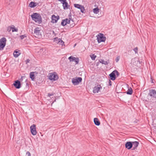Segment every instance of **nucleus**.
Returning <instances> with one entry per match:
<instances>
[{"mask_svg": "<svg viewBox=\"0 0 156 156\" xmlns=\"http://www.w3.org/2000/svg\"><path fill=\"white\" fill-rule=\"evenodd\" d=\"M32 20L36 23L40 24L42 22V18L39 14L37 13H34L31 15Z\"/></svg>", "mask_w": 156, "mask_h": 156, "instance_id": "1", "label": "nucleus"}, {"mask_svg": "<svg viewBox=\"0 0 156 156\" xmlns=\"http://www.w3.org/2000/svg\"><path fill=\"white\" fill-rule=\"evenodd\" d=\"M48 77L49 80L54 81H56L58 79V75L55 72L49 73Z\"/></svg>", "mask_w": 156, "mask_h": 156, "instance_id": "2", "label": "nucleus"}, {"mask_svg": "<svg viewBox=\"0 0 156 156\" xmlns=\"http://www.w3.org/2000/svg\"><path fill=\"white\" fill-rule=\"evenodd\" d=\"M97 41L98 43L101 42H105L106 39V37L102 33H99L97 36Z\"/></svg>", "mask_w": 156, "mask_h": 156, "instance_id": "3", "label": "nucleus"}, {"mask_svg": "<svg viewBox=\"0 0 156 156\" xmlns=\"http://www.w3.org/2000/svg\"><path fill=\"white\" fill-rule=\"evenodd\" d=\"M6 39L5 37H2L0 39V50L3 49L5 46Z\"/></svg>", "mask_w": 156, "mask_h": 156, "instance_id": "4", "label": "nucleus"}, {"mask_svg": "<svg viewBox=\"0 0 156 156\" xmlns=\"http://www.w3.org/2000/svg\"><path fill=\"white\" fill-rule=\"evenodd\" d=\"M115 74L117 76H118L119 75V72L116 70L113 71L109 75L111 80H114L115 79Z\"/></svg>", "mask_w": 156, "mask_h": 156, "instance_id": "5", "label": "nucleus"}, {"mask_svg": "<svg viewBox=\"0 0 156 156\" xmlns=\"http://www.w3.org/2000/svg\"><path fill=\"white\" fill-rule=\"evenodd\" d=\"M82 81V78L80 77H76V78H73L72 79V82L75 85H78Z\"/></svg>", "mask_w": 156, "mask_h": 156, "instance_id": "6", "label": "nucleus"}, {"mask_svg": "<svg viewBox=\"0 0 156 156\" xmlns=\"http://www.w3.org/2000/svg\"><path fill=\"white\" fill-rule=\"evenodd\" d=\"M148 95L152 98L156 99V90L153 89L150 90Z\"/></svg>", "mask_w": 156, "mask_h": 156, "instance_id": "7", "label": "nucleus"}, {"mask_svg": "<svg viewBox=\"0 0 156 156\" xmlns=\"http://www.w3.org/2000/svg\"><path fill=\"white\" fill-rule=\"evenodd\" d=\"M68 59L69 60L70 62H74L76 64H78L79 63V59L78 58L72 56H71L68 58Z\"/></svg>", "mask_w": 156, "mask_h": 156, "instance_id": "8", "label": "nucleus"}, {"mask_svg": "<svg viewBox=\"0 0 156 156\" xmlns=\"http://www.w3.org/2000/svg\"><path fill=\"white\" fill-rule=\"evenodd\" d=\"M30 131L31 134L33 135H35L37 133L36 129V125L33 124L30 127Z\"/></svg>", "mask_w": 156, "mask_h": 156, "instance_id": "9", "label": "nucleus"}, {"mask_svg": "<svg viewBox=\"0 0 156 156\" xmlns=\"http://www.w3.org/2000/svg\"><path fill=\"white\" fill-rule=\"evenodd\" d=\"M74 6L77 9H80V12L82 13H84V11H85V9L83 6L82 5H80L74 4Z\"/></svg>", "mask_w": 156, "mask_h": 156, "instance_id": "10", "label": "nucleus"}, {"mask_svg": "<svg viewBox=\"0 0 156 156\" xmlns=\"http://www.w3.org/2000/svg\"><path fill=\"white\" fill-rule=\"evenodd\" d=\"M102 89V87L100 84L98 85L97 86L95 87L93 89V92L94 93H98L100 90Z\"/></svg>", "mask_w": 156, "mask_h": 156, "instance_id": "11", "label": "nucleus"}, {"mask_svg": "<svg viewBox=\"0 0 156 156\" xmlns=\"http://www.w3.org/2000/svg\"><path fill=\"white\" fill-rule=\"evenodd\" d=\"M59 19V17L58 16H55V15H53L51 17V22L53 23H56Z\"/></svg>", "mask_w": 156, "mask_h": 156, "instance_id": "12", "label": "nucleus"}, {"mask_svg": "<svg viewBox=\"0 0 156 156\" xmlns=\"http://www.w3.org/2000/svg\"><path fill=\"white\" fill-rule=\"evenodd\" d=\"M13 85L16 89H19L21 87V83L18 80L15 81Z\"/></svg>", "mask_w": 156, "mask_h": 156, "instance_id": "13", "label": "nucleus"}, {"mask_svg": "<svg viewBox=\"0 0 156 156\" xmlns=\"http://www.w3.org/2000/svg\"><path fill=\"white\" fill-rule=\"evenodd\" d=\"M132 144V142H127L125 144V147L128 150L130 149L133 147Z\"/></svg>", "mask_w": 156, "mask_h": 156, "instance_id": "14", "label": "nucleus"}, {"mask_svg": "<svg viewBox=\"0 0 156 156\" xmlns=\"http://www.w3.org/2000/svg\"><path fill=\"white\" fill-rule=\"evenodd\" d=\"M132 144L133 145V148L132 149V150H135V149H136V148L139 145V143L138 141H135L134 142H132Z\"/></svg>", "mask_w": 156, "mask_h": 156, "instance_id": "15", "label": "nucleus"}, {"mask_svg": "<svg viewBox=\"0 0 156 156\" xmlns=\"http://www.w3.org/2000/svg\"><path fill=\"white\" fill-rule=\"evenodd\" d=\"M41 30L38 27L36 28L34 30V33L36 35H41Z\"/></svg>", "mask_w": 156, "mask_h": 156, "instance_id": "16", "label": "nucleus"}, {"mask_svg": "<svg viewBox=\"0 0 156 156\" xmlns=\"http://www.w3.org/2000/svg\"><path fill=\"white\" fill-rule=\"evenodd\" d=\"M20 51L16 50L14 51L13 53V56L15 58H17L18 57L20 54Z\"/></svg>", "mask_w": 156, "mask_h": 156, "instance_id": "17", "label": "nucleus"}, {"mask_svg": "<svg viewBox=\"0 0 156 156\" xmlns=\"http://www.w3.org/2000/svg\"><path fill=\"white\" fill-rule=\"evenodd\" d=\"M94 123L96 125L98 126L100 125V122L98 118H94Z\"/></svg>", "mask_w": 156, "mask_h": 156, "instance_id": "18", "label": "nucleus"}, {"mask_svg": "<svg viewBox=\"0 0 156 156\" xmlns=\"http://www.w3.org/2000/svg\"><path fill=\"white\" fill-rule=\"evenodd\" d=\"M38 4V3L33 2H31L30 3L29 6L31 8H34Z\"/></svg>", "mask_w": 156, "mask_h": 156, "instance_id": "19", "label": "nucleus"}, {"mask_svg": "<svg viewBox=\"0 0 156 156\" xmlns=\"http://www.w3.org/2000/svg\"><path fill=\"white\" fill-rule=\"evenodd\" d=\"M63 7V9H67L69 8L70 6L69 5L68 3L67 2L65 3L64 4L62 5Z\"/></svg>", "mask_w": 156, "mask_h": 156, "instance_id": "20", "label": "nucleus"}, {"mask_svg": "<svg viewBox=\"0 0 156 156\" xmlns=\"http://www.w3.org/2000/svg\"><path fill=\"white\" fill-rule=\"evenodd\" d=\"M126 93L128 95H131L133 93V90L131 87H129L128 90L126 91Z\"/></svg>", "mask_w": 156, "mask_h": 156, "instance_id": "21", "label": "nucleus"}, {"mask_svg": "<svg viewBox=\"0 0 156 156\" xmlns=\"http://www.w3.org/2000/svg\"><path fill=\"white\" fill-rule=\"evenodd\" d=\"M34 72H31L30 73V78L32 80H34L35 79Z\"/></svg>", "mask_w": 156, "mask_h": 156, "instance_id": "22", "label": "nucleus"}, {"mask_svg": "<svg viewBox=\"0 0 156 156\" xmlns=\"http://www.w3.org/2000/svg\"><path fill=\"white\" fill-rule=\"evenodd\" d=\"M100 63H101L102 64L104 65H108L109 63V60H108L107 61H105L103 59H101L100 61Z\"/></svg>", "mask_w": 156, "mask_h": 156, "instance_id": "23", "label": "nucleus"}, {"mask_svg": "<svg viewBox=\"0 0 156 156\" xmlns=\"http://www.w3.org/2000/svg\"><path fill=\"white\" fill-rule=\"evenodd\" d=\"M58 43H59V44L63 45L64 44V42L61 39L59 38L58 39V41L57 42Z\"/></svg>", "mask_w": 156, "mask_h": 156, "instance_id": "24", "label": "nucleus"}, {"mask_svg": "<svg viewBox=\"0 0 156 156\" xmlns=\"http://www.w3.org/2000/svg\"><path fill=\"white\" fill-rule=\"evenodd\" d=\"M93 12L95 14H98L99 12V9L98 8H94L93 9Z\"/></svg>", "mask_w": 156, "mask_h": 156, "instance_id": "25", "label": "nucleus"}, {"mask_svg": "<svg viewBox=\"0 0 156 156\" xmlns=\"http://www.w3.org/2000/svg\"><path fill=\"white\" fill-rule=\"evenodd\" d=\"M90 56L92 60H95V58L96 57V56L94 54H93Z\"/></svg>", "mask_w": 156, "mask_h": 156, "instance_id": "26", "label": "nucleus"}, {"mask_svg": "<svg viewBox=\"0 0 156 156\" xmlns=\"http://www.w3.org/2000/svg\"><path fill=\"white\" fill-rule=\"evenodd\" d=\"M64 20H65V23H66V25L67 24H69L70 23V20H68L67 18L66 19Z\"/></svg>", "mask_w": 156, "mask_h": 156, "instance_id": "27", "label": "nucleus"}, {"mask_svg": "<svg viewBox=\"0 0 156 156\" xmlns=\"http://www.w3.org/2000/svg\"><path fill=\"white\" fill-rule=\"evenodd\" d=\"M68 19L70 20V21H72V22H73V20L72 19L71 13H70V14L69 15V19Z\"/></svg>", "mask_w": 156, "mask_h": 156, "instance_id": "28", "label": "nucleus"}, {"mask_svg": "<svg viewBox=\"0 0 156 156\" xmlns=\"http://www.w3.org/2000/svg\"><path fill=\"white\" fill-rule=\"evenodd\" d=\"M61 25L63 26H65L66 25V23H65V20H62L61 22Z\"/></svg>", "mask_w": 156, "mask_h": 156, "instance_id": "29", "label": "nucleus"}, {"mask_svg": "<svg viewBox=\"0 0 156 156\" xmlns=\"http://www.w3.org/2000/svg\"><path fill=\"white\" fill-rule=\"evenodd\" d=\"M27 37V36L26 34H24V35H21V36H20V38L21 39V40H22L23 39H24L25 37Z\"/></svg>", "mask_w": 156, "mask_h": 156, "instance_id": "30", "label": "nucleus"}, {"mask_svg": "<svg viewBox=\"0 0 156 156\" xmlns=\"http://www.w3.org/2000/svg\"><path fill=\"white\" fill-rule=\"evenodd\" d=\"M133 50L134 51L135 54H136V53H138V48L137 47L133 49Z\"/></svg>", "mask_w": 156, "mask_h": 156, "instance_id": "31", "label": "nucleus"}, {"mask_svg": "<svg viewBox=\"0 0 156 156\" xmlns=\"http://www.w3.org/2000/svg\"><path fill=\"white\" fill-rule=\"evenodd\" d=\"M62 4H64L66 2V0H58Z\"/></svg>", "mask_w": 156, "mask_h": 156, "instance_id": "32", "label": "nucleus"}, {"mask_svg": "<svg viewBox=\"0 0 156 156\" xmlns=\"http://www.w3.org/2000/svg\"><path fill=\"white\" fill-rule=\"evenodd\" d=\"M12 32L16 31L17 32L18 31V30L17 29H16L15 27H12Z\"/></svg>", "mask_w": 156, "mask_h": 156, "instance_id": "33", "label": "nucleus"}, {"mask_svg": "<svg viewBox=\"0 0 156 156\" xmlns=\"http://www.w3.org/2000/svg\"><path fill=\"white\" fill-rule=\"evenodd\" d=\"M120 56H118L116 57V58H115V61L116 62H118V61H119V60L120 59Z\"/></svg>", "mask_w": 156, "mask_h": 156, "instance_id": "34", "label": "nucleus"}, {"mask_svg": "<svg viewBox=\"0 0 156 156\" xmlns=\"http://www.w3.org/2000/svg\"><path fill=\"white\" fill-rule=\"evenodd\" d=\"M26 156H31L30 153L29 151H27L26 154Z\"/></svg>", "mask_w": 156, "mask_h": 156, "instance_id": "35", "label": "nucleus"}, {"mask_svg": "<svg viewBox=\"0 0 156 156\" xmlns=\"http://www.w3.org/2000/svg\"><path fill=\"white\" fill-rule=\"evenodd\" d=\"M54 95V94L53 93H52L51 94L48 93V97H50L51 96H53Z\"/></svg>", "mask_w": 156, "mask_h": 156, "instance_id": "36", "label": "nucleus"}, {"mask_svg": "<svg viewBox=\"0 0 156 156\" xmlns=\"http://www.w3.org/2000/svg\"><path fill=\"white\" fill-rule=\"evenodd\" d=\"M137 61L138 62L139 61V60L137 59L136 58H134V59H132V61Z\"/></svg>", "mask_w": 156, "mask_h": 156, "instance_id": "37", "label": "nucleus"}, {"mask_svg": "<svg viewBox=\"0 0 156 156\" xmlns=\"http://www.w3.org/2000/svg\"><path fill=\"white\" fill-rule=\"evenodd\" d=\"M30 60L29 59H27L25 61V62L26 64H27L28 63H29L30 62Z\"/></svg>", "mask_w": 156, "mask_h": 156, "instance_id": "38", "label": "nucleus"}, {"mask_svg": "<svg viewBox=\"0 0 156 156\" xmlns=\"http://www.w3.org/2000/svg\"><path fill=\"white\" fill-rule=\"evenodd\" d=\"M54 41H57L58 42V38L57 37H55L54 39Z\"/></svg>", "mask_w": 156, "mask_h": 156, "instance_id": "39", "label": "nucleus"}, {"mask_svg": "<svg viewBox=\"0 0 156 156\" xmlns=\"http://www.w3.org/2000/svg\"><path fill=\"white\" fill-rule=\"evenodd\" d=\"M108 83L110 86H111L112 85V82L110 80H109L108 81Z\"/></svg>", "mask_w": 156, "mask_h": 156, "instance_id": "40", "label": "nucleus"}, {"mask_svg": "<svg viewBox=\"0 0 156 156\" xmlns=\"http://www.w3.org/2000/svg\"><path fill=\"white\" fill-rule=\"evenodd\" d=\"M25 78V76H22L21 77V78L20 79V80H21V81H22L23 80V79L24 78V79Z\"/></svg>", "mask_w": 156, "mask_h": 156, "instance_id": "41", "label": "nucleus"}, {"mask_svg": "<svg viewBox=\"0 0 156 156\" xmlns=\"http://www.w3.org/2000/svg\"><path fill=\"white\" fill-rule=\"evenodd\" d=\"M53 34H55V32L54 31H53Z\"/></svg>", "mask_w": 156, "mask_h": 156, "instance_id": "42", "label": "nucleus"}, {"mask_svg": "<svg viewBox=\"0 0 156 156\" xmlns=\"http://www.w3.org/2000/svg\"><path fill=\"white\" fill-rule=\"evenodd\" d=\"M26 84H27V85H28V84L27 83Z\"/></svg>", "mask_w": 156, "mask_h": 156, "instance_id": "43", "label": "nucleus"}]
</instances>
